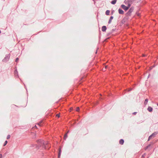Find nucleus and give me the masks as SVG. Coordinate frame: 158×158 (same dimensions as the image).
Returning <instances> with one entry per match:
<instances>
[{
    "label": "nucleus",
    "instance_id": "nucleus-42",
    "mask_svg": "<svg viewBox=\"0 0 158 158\" xmlns=\"http://www.w3.org/2000/svg\"><path fill=\"white\" fill-rule=\"evenodd\" d=\"M157 106H158V103H157Z\"/></svg>",
    "mask_w": 158,
    "mask_h": 158
},
{
    "label": "nucleus",
    "instance_id": "nucleus-4",
    "mask_svg": "<svg viewBox=\"0 0 158 158\" xmlns=\"http://www.w3.org/2000/svg\"><path fill=\"white\" fill-rule=\"evenodd\" d=\"M129 17H126V16L125 17L121 20V23L122 24L124 23L125 22L128 20L129 19Z\"/></svg>",
    "mask_w": 158,
    "mask_h": 158
},
{
    "label": "nucleus",
    "instance_id": "nucleus-17",
    "mask_svg": "<svg viewBox=\"0 0 158 158\" xmlns=\"http://www.w3.org/2000/svg\"><path fill=\"white\" fill-rule=\"evenodd\" d=\"M124 143V140L123 139H121L119 140V143L120 144L123 145Z\"/></svg>",
    "mask_w": 158,
    "mask_h": 158
},
{
    "label": "nucleus",
    "instance_id": "nucleus-22",
    "mask_svg": "<svg viewBox=\"0 0 158 158\" xmlns=\"http://www.w3.org/2000/svg\"><path fill=\"white\" fill-rule=\"evenodd\" d=\"M43 121H40V123H39L38 124L40 126H42V123H43Z\"/></svg>",
    "mask_w": 158,
    "mask_h": 158
},
{
    "label": "nucleus",
    "instance_id": "nucleus-35",
    "mask_svg": "<svg viewBox=\"0 0 158 158\" xmlns=\"http://www.w3.org/2000/svg\"><path fill=\"white\" fill-rule=\"evenodd\" d=\"M137 112H134L132 113V114L133 115H135L137 114Z\"/></svg>",
    "mask_w": 158,
    "mask_h": 158
},
{
    "label": "nucleus",
    "instance_id": "nucleus-30",
    "mask_svg": "<svg viewBox=\"0 0 158 158\" xmlns=\"http://www.w3.org/2000/svg\"><path fill=\"white\" fill-rule=\"evenodd\" d=\"M110 38V37H108V38L106 39H105L104 40V42H106L107 41V40L108 39H109Z\"/></svg>",
    "mask_w": 158,
    "mask_h": 158
},
{
    "label": "nucleus",
    "instance_id": "nucleus-36",
    "mask_svg": "<svg viewBox=\"0 0 158 158\" xmlns=\"http://www.w3.org/2000/svg\"><path fill=\"white\" fill-rule=\"evenodd\" d=\"M132 90V89L130 88V89H128V91H131Z\"/></svg>",
    "mask_w": 158,
    "mask_h": 158
},
{
    "label": "nucleus",
    "instance_id": "nucleus-25",
    "mask_svg": "<svg viewBox=\"0 0 158 158\" xmlns=\"http://www.w3.org/2000/svg\"><path fill=\"white\" fill-rule=\"evenodd\" d=\"M112 32H111V31L110 32H109V33H108L107 34V36H110L111 34H112Z\"/></svg>",
    "mask_w": 158,
    "mask_h": 158
},
{
    "label": "nucleus",
    "instance_id": "nucleus-18",
    "mask_svg": "<svg viewBox=\"0 0 158 158\" xmlns=\"http://www.w3.org/2000/svg\"><path fill=\"white\" fill-rule=\"evenodd\" d=\"M117 0H113L111 2V3L113 5H114L116 3Z\"/></svg>",
    "mask_w": 158,
    "mask_h": 158
},
{
    "label": "nucleus",
    "instance_id": "nucleus-14",
    "mask_svg": "<svg viewBox=\"0 0 158 158\" xmlns=\"http://www.w3.org/2000/svg\"><path fill=\"white\" fill-rule=\"evenodd\" d=\"M131 13L129 12V11H128V12L125 14V16L126 17H129V16H131Z\"/></svg>",
    "mask_w": 158,
    "mask_h": 158
},
{
    "label": "nucleus",
    "instance_id": "nucleus-11",
    "mask_svg": "<svg viewBox=\"0 0 158 158\" xmlns=\"http://www.w3.org/2000/svg\"><path fill=\"white\" fill-rule=\"evenodd\" d=\"M147 110L150 112H151L153 111V108L151 106H148L147 108Z\"/></svg>",
    "mask_w": 158,
    "mask_h": 158
},
{
    "label": "nucleus",
    "instance_id": "nucleus-40",
    "mask_svg": "<svg viewBox=\"0 0 158 158\" xmlns=\"http://www.w3.org/2000/svg\"><path fill=\"white\" fill-rule=\"evenodd\" d=\"M107 67V66H106V67H105V69H106Z\"/></svg>",
    "mask_w": 158,
    "mask_h": 158
},
{
    "label": "nucleus",
    "instance_id": "nucleus-38",
    "mask_svg": "<svg viewBox=\"0 0 158 158\" xmlns=\"http://www.w3.org/2000/svg\"><path fill=\"white\" fill-rule=\"evenodd\" d=\"M24 86H25V88L26 89L27 91V88H26V86H25V84H24Z\"/></svg>",
    "mask_w": 158,
    "mask_h": 158
},
{
    "label": "nucleus",
    "instance_id": "nucleus-23",
    "mask_svg": "<svg viewBox=\"0 0 158 158\" xmlns=\"http://www.w3.org/2000/svg\"><path fill=\"white\" fill-rule=\"evenodd\" d=\"M131 3H128L127 4V7L128 9H129L130 8V7H131Z\"/></svg>",
    "mask_w": 158,
    "mask_h": 158
},
{
    "label": "nucleus",
    "instance_id": "nucleus-45",
    "mask_svg": "<svg viewBox=\"0 0 158 158\" xmlns=\"http://www.w3.org/2000/svg\"><path fill=\"white\" fill-rule=\"evenodd\" d=\"M99 38H100V36H99Z\"/></svg>",
    "mask_w": 158,
    "mask_h": 158
},
{
    "label": "nucleus",
    "instance_id": "nucleus-10",
    "mask_svg": "<svg viewBox=\"0 0 158 158\" xmlns=\"http://www.w3.org/2000/svg\"><path fill=\"white\" fill-rule=\"evenodd\" d=\"M107 29V27L105 26H103L102 28V30L103 32L106 31Z\"/></svg>",
    "mask_w": 158,
    "mask_h": 158
},
{
    "label": "nucleus",
    "instance_id": "nucleus-20",
    "mask_svg": "<svg viewBox=\"0 0 158 158\" xmlns=\"http://www.w3.org/2000/svg\"><path fill=\"white\" fill-rule=\"evenodd\" d=\"M148 102V99L147 98H146L145 99V101L144 102V104L146 105L147 104Z\"/></svg>",
    "mask_w": 158,
    "mask_h": 158
},
{
    "label": "nucleus",
    "instance_id": "nucleus-13",
    "mask_svg": "<svg viewBox=\"0 0 158 158\" xmlns=\"http://www.w3.org/2000/svg\"><path fill=\"white\" fill-rule=\"evenodd\" d=\"M31 136L33 139H35L36 137V134L35 133L32 132L31 133Z\"/></svg>",
    "mask_w": 158,
    "mask_h": 158
},
{
    "label": "nucleus",
    "instance_id": "nucleus-41",
    "mask_svg": "<svg viewBox=\"0 0 158 158\" xmlns=\"http://www.w3.org/2000/svg\"><path fill=\"white\" fill-rule=\"evenodd\" d=\"M151 143H152V144H153V143L152 142H151Z\"/></svg>",
    "mask_w": 158,
    "mask_h": 158
},
{
    "label": "nucleus",
    "instance_id": "nucleus-29",
    "mask_svg": "<svg viewBox=\"0 0 158 158\" xmlns=\"http://www.w3.org/2000/svg\"><path fill=\"white\" fill-rule=\"evenodd\" d=\"M116 30V29H113L111 30V32H112V33L114 31H115Z\"/></svg>",
    "mask_w": 158,
    "mask_h": 158
},
{
    "label": "nucleus",
    "instance_id": "nucleus-7",
    "mask_svg": "<svg viewBox=\"0 0 158 158\" xmlns=\"http://www.w3.org/2000/svg\"><path fill=\"white\" fill-rule=\"evenodd\" d=\"M121 7L122 8H123L124 10H125V11H126L128 10L127 7L126 6H125L124 4L121 5Z\"/></svg>",
    "mask_w": 158,
    "mask_h": 158
},
{
    "label": "nucleus",
    "instance_id": "nucleus-37",
    "mask_svg": "<svg viewBox=\"0 0 158 158\" xmlns=\"http://www.w3.org/2000/svg\"><path fill=\"white\" fill-rule=\"evenodd\" d=\"M2 154H0V158H2Z\"/></svg>",
    "mask_w": 158,
    "mask_h": 158
},
{
    "label": "nucleus",
    "instance_id": "nucleus-44",
    "mask_svg": "<svg viewBox=\"0 0 158 158\" xmlns=\"http://www.w3.org/2000/svg\"><path fill=\"white\" fill-rule=\"evenodd\" d=\"M149 75H148V78L149 77Z\"/></svg>",
    "mask_w": 158,
    "mask_h": 158
},
{
    "label": "nucleus",
    "instance_id": "nucleus-2",
    "mask_svg": "<svg viewBox=\"0 0 158 158\" xmlns=\"http://www.w3.org/2000/svg\"><path fill=\"white\" fill-rule=\"evenodd\" d=\"M10 56V54H6L5 57L3 59L2 61L3 62H6L9 61Z\"/></svg>",
    "mask_w": 158,
    "mask_h": 158
},
{
    "label": "nucleus",
    "instance_id": "nucleus-21",
    "mask_svg": "<svg viewBox=\"0 0 158 158\" xmlns=\"http://www.w3.org/2000/svg\"><path fill=\"white\" fill-rule=\"evenodd\" d=\"M68 137V135H67V133H65L64 135V139L65 140Z\"/></svg>",
    "mask_w": 158,
    "mask_h": 158
},
{
    "label": "nucleus",
    "instance_id": "nucleus-1",
    "mask_svg": "<svg viewBox=\"0 0 158 158\" xmlns=\"http://www.w3.org/2000/svg\"><path fill=\"white\" fill-rule=\"evenodd\" d=\"M37 142L38 144V145L32 144L31 146L32 147H35L37 149H39L41 147H42L43 148H46L42 140L40 139H39L37 140Z\"/></svg>",
    "mask_w": 158,
    "mask_h": 158
},
{
    "label": "nucleus",
    "instance_id": "nucleus-33",
    "mask_svg": "<svg viewBox=\"0 0 158 158\" xmlns=\"http://www.w3.org/2000/svg\"><path fill=\"white\" fill-rule=\"evenodd\" d=\"M114 12V10H111V15H112L113 14Z\"/></svg>",
    "mask_w": 158,
    "mask_h": 158
},
{
    "label": "nucleus",
    "instance_id": "nucleus-39",
    "mask_svg": "<svg viewBox=\"0 0 158 158\" xmlns=\"http://www.w3.org/2000/svg\"><path fill=\"white\" fill-rule=\"evenodd\" d=\"M97 53V50H96V52H95V53L96 54V53Z\"/></svg>",
    "mask_w": 158,
    "mask_h": 158
},
{
    "label": "nucleus",
    "instance_id": "nucleus-15",
    "mask_svg": "<svg viewBox=\"0 0 158 158\" xmlns=\"http://www.w3.org/2000/svg\"><path fill=\"white\" fill-rule=\"evenodd\" d=\"M151 146V144H149L147 146H146L145 148H144V150H147V149H149V150H150L151 149V148H149V147H150Z\"/></svg>",
    "mask_w": 158,
    "mask_h": 158
},
{
    "label": "nucleus",
    "instance_id": "nucleus-16",
    "mask_svg": "<svg viewBox=\"0 0 158 158\" xmlns=\"http://www.w3.org/2000/svg\"><path fill=\"white\" fill-rule=\"evenodd\" d=\"M113 18H114V17H113V16H111L110 17V19H109V21L108 22V24H110V23H111V21L113 19Z\"/></svg>",
    "mask_w": 158,
    "mask_h": 158
},
{
    "label": "nucleus",
    "instance_id": "nucleus-31",
    "mask_svg": "<svg viewBox=\"0 0 158 158\" xmlns=\"http://www.w3.org/2000/svg\"><path fill=\"white\" fill-rule=\"evenodd\" d=\"M19 58L17 57V58L16 59H15V61L16 62H18V61H19Z\"/></svg>",
    "mask_w": 158,
    "mask_h": 158
},
{
    "label": "nucleus",
    "instance_id": "nucleus-26",
    "mask_svg": "<svg viewBox=\"0 0 158 158\" xmlns=\"http://www.w3.org/2000/svg\"><path fill=\"white\" fill-rule=\"evenodd\" d=\"M80 110V108L79 107H77L76 108V111L77 112L79 111Z\"/></svg>",
    "mask_w": 158,
    "mask_h": 158
},
{
    "label": "nucleus",
    "instance_id": "nucleus-24",
    "mask_svg": "<svg viewBox=\"0 0 158 158\" xmlns=\"http://www.w3.org/2000/svg\"><path fill=\"white\" fill-rule=\"evenodd\" d=\"M7 143H8L7 141V140H6L5 141L4 143L3 144V146H5L7 144Z\"/></svg>",
    "mask_w": 158,
    "mask_h": 158
},
{
    "label": "nucleus",
    "instance_id": "nucleus-6",
    "mask_svg": "<svg viewBox=\"0 0 158 158\" xmlns=\"http://www.w3.org/2000/svg\"><path fill=\"white\" fill-rule=\"evenodd\" d=\"M134 1V0H125L124 2L126 5H127L128 3H131Z\"/></svg>",
    "mask_w": 158,
    "mask_h": 158
},
{
    "label": "nucleus",
    "instance_id": "nucleus-34",
    "mask_svg": "<svg viewBox=\"0 0 158 158\" xmlns=\"http://www.w3.org/2000/svg\"><path fill=\"white\" fill-rule=\"evenodd\" d=\"M56 116L58 118H59L60 117V115L59 114H57Z\"/></svg>",
    "mask_w": 158,
    "mask_h": 158
},
{
    "label": "nucleus",
    "instance_id": "nucleus-28",
    "mask_svg": "<svg viewBox=\"0 0 158 158\" xmlns=\"http://www.w3.org/2000/svg\"><path fill=\"white\" fill-rule=\"evenodd\" d=\"M136 14L138 16H140V14L139 13V12H136Z\"/></svg>",
    "mask_w": 158,
    "mask_h": 158
},
{
    "label": "nucleus",
    "instance_id": "nucleus-27",
    "mask_svg": "<svg viewBox=\"0 0 158 158\" xmlns=\"http://www.w3.org/2000/svg\"><path fill=\"white\" fill-rule=\"evenodd\" d=\"M146 155V153H144L143 154L142 156V157L144 158L145 157Z\"/></svg>",
    "mask_w": 158,
    "mask_h": 158
},
{
    "label": "nucleus",
    "instance_id": "nucleus-5",
    "mask_svg": "<svg viewBox=\"0 0 158 158\" xmlns=\"http://www.w3.org/2000/svg\"><path fill=\"white\" fill-rule=\"evenodd\" d=\"M15 68H16V69L14 71V75L15 77L18 78L19 77L18 72L17 71V68L16 67Z\"/></svg>",
    "mask_w": 158,
    "mask_h": 158
},
{
    "label": "nucleus",
    "instance_id": "nucleus-12",
    "mask_svg": "<svg viewBox=\"0 0 158 158\" xmlns=\"http://www.w3.org/2000/svg\"><path fill=\"white\" fill-rule=\"evenodd\" d=\"M134 7L133 6H131L129 9L128 11H129V12L130 13H131L134 10Z\"/></svg>",
    "mask_w": 158,
    "mask_h": 158
},
{
    "label": "nucleus",
    "instance_id": "nucleus-43",
    "mask_svg": "<svg viewBox=\"0 0 158 158\" xmlns=\"http://www.w3.org/2000/svg\"><path fill=\"white\" fill-rule=\"evenodd\" d=\"M1 30H0V34H1Z\"/></svg>",
    "mask_w": 158,
    "mask_h": 158
},
{
    "label": "nucleus",
    "instance_id": "nucleus-3",
    "mask_svg": "<svg viewBox=\"0 0 158 158\" xmlns=\"http://www.w3.org/2000/svg\"><path fill=\"white\" fill-rule=\"evenodd\" d=\"M158 133L157 132L152 133L148 138V141H149L152 137H154Z\"/></svg>",
    "mask_w": 158,
    "mask_h": 158
},
{
    "label": "nucleus",
    "instance_id": "nucleus-32",
    "mask_svg": "<svg viewBox=\"0 0 158 158\" xmlns=\"http://www.w3.org/2000/svg\"><path fill=\"white\" fill-rule=\"evenodd\" d=\"M10 135H8L7 136V139H10Z\"/></svg>",
    "mask_w": 158,
    "mask_h": 158
},
{
    "label": "nucleus",
    "instance_id": "nucleus-8",
    "mask_svg": "<svg viewBox=\"0 0 158 158\" xmlns=\"http://www.w3.org/2000/svg\"><path fill=\"white\" fill-rule=\"evenodd\" d=\"M118 12L120 14L123 15L124 13V11L120 8L118 9Z\"/></svg>",
    "mask_w": 158,
    "mask_h": 158
},
{
    "label": "nucleus",
    "instance_id": "nucleus-9",
    "mask_svg": "<svg viewBox=\"0 0 158 158\" xmlns=\"http://www.w3.org/2000/svg\"><path fill=\"white\" fill-rule=\"evenodd\" d=\"M58 151L59 152L58 154V158H60L61 152V149L60 147L59 148Z\"/></svg>",
    "mask_w": 158,
    "mask_h": 158
},
{
    "label": "nucleus",
    "instance_id": "nucleus-19",
    "mask_svg": "<svg viewBox=\"0 0 158 158\" xmlns=\"http://www.w3.org/2000/svg\"><path fill=\"white\" fill-rule=\"evenodd\" d=\"M110 11L109 10H107L106 11L105 14L107 15H109Z\"/></svg>",
    "mask_w": 158,
    "mask_h": 158
}]
</instances>
